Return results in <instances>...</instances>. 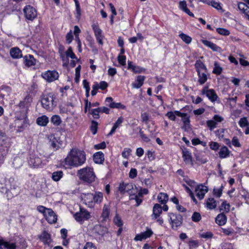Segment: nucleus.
Masks as SVG:
<instances>
[{"mask_svg": "<svg viewBox=\"0 0 249 249\" xmlns=\"http://www.w3.org/2000/svg\"><path fill=\"white\" fill-rule=\"evenodd\" d=\"M51 122L55 125L58 126L61 123V119L58 115H53L51 119Z\"/></svg>", "mask_w": 249, "mask_h": 249, "instance_id": "obj_45", "label": "nucleus"}, {"mask_svg": "<svg viewBox=\"0 0 249 249\" xmlns=\"http://www.w3.org/2000/svg\"><path fill=\"white\" fill-rule=\"evenodd\" d=\"M223 186L221 185L219 188H214L213 190V195L219 198L222 194Z\"/></svg>", "mask_w": 249, "mask_h": 249, "instance_id": "obj_47", "label": "nucleus"}, {"mask_svg": "<svg viewBox=\"0 0 249 249\" xmlns=\"http://www.w3.org/2000/svg\"><path fill=\"white\" fill-rule=\"evenodd\" d=\"M79 178L87 183H92L96 178L92 168L86 167L78 170L77 173Z\"/></svg>", "mask_w": 249, "mask_h": 249, "instance_id": "obj_2", "label": "nucleus"}, {"mask_svg": "<svg viewBox=\"0 0 249 249\" xmlns=\"http://www.w3.org/2000/svg\"><path fill=\"white\" fill-rule=\"evenodd\" d=\"M0 145L3 147L1 150H6V153H7L8 147L9 146L8 139L5 134L1 131H0Z\"/></svg>", "mask_w": 249, "mask_h": 249, "instance_id": "obj_18", "label": "nucleus"}, {"mask_svg": "<svg viewBox=\"0 0 249 249\" xmlns=\"http://www.w3.org/2000/svg\"><path fill=\"white\" fill-rule=\"evenodd\" d=\"M206 124L210 130H213L217 127V123L213 120H208Z\"/></svg>", "mask_w": 249, "mask_h": 249, "instance_id": "obj_49", "label": "nucleus"}, {"mask_svg": "<svg viewBox=\"0 0 249 249\" xmlns=\"http://www.w3.org/2000/svg\"><path fill=\"white\" fill-rule=\"evenodd\" d=\"M222 232L226 235H230L234 233V230L231 228H222Z\"/></svg>", "mask_w": 249, "mask_h": 249, "instance_id": "obj_63", "label": "nucleus"}, {"mask_svg": "<svg viewBox=\"0 0 249 249\" xmlns=\"http://www.w3.org/2000/svg\"><path fill=\"white\" fill-rule=\"evenodd\" d=\"M83 203L89 208H93L94 206L93 202V194H83L81 196Z\"/></svg>", "mask_w": 249, "mask_h": 249, "instance_id": "obj_12", "label": "nucleus"}, {"mask_svg": "<svg viewBox=\"0 0 249 249\" xmlns=\"http://www.w3.org/2000/svg\"><path fill=\"white\" fill-rule=\"evenodd\" d=\"M207 207L210 210L215 209L217 206V202L213 197H209L206 201Z\"/></svg>", "mask_w": 249, "mask_h": 249, "instance_id": "obj_36", "label": "nucleus"}, {"mask_svg": "<svg viewBox=\"0 0 249 249\" xmlns=\"http://www.w3.org/2000/svg\"><path fill=\"white\" fill-rule=\"evenodd\" d=\"M44 156L39 153L31 154L28 163L31 166L41 167L46 163V160L43 159Z\"/></svg>", "mask_w": 249, "mask_h": 249, "instance_id": "obj_3", "label": "nucleus"}, {"mask_svg": "<svg viewBox=\"0 0 249 249\" xmlns=\"http://www.w3.org/2000/svg\"><path fill=\"white\" fill-rule=\"evenodd\" d=\"M127 69L131 70L135 73H140L145 71V69L138 66L135 65L130 61H128Z\"/></svg>", "mask_w": 249, "mask_h": 249, "instance_id": "obj_20", "label": "nucleus"}, {"mask_svg": "<svg viewBox=\"0 0 249 249\" xmlns=\"http://www.w3.org/2000/svg\"><path fill=\"white\" fill-rule=\"evenodd\" d=\"M230 205L229 204L227 203L226 201L223 202V203L221 204L220 210L223 211L224 210L226 211L227 212H229L230 211Z\"/></svg>", "mask_w": 249, "mask_h": 249, "instance_id": "obj_60", "label": "nucleus"}, {"mask_svg": "<svg viewBox=\"0 0 249 249\" xmlns=\"http://www.w3.org/2000/svg\"><path fill=\"white\" fill-rule=\"evenodd\" d=\"M55 97L51 93L44 95L41 99V104L43 108L47 110H52L56 106Z\"/></svg>", "mask_w": 249, "mask_h": 249, "instance_id": "obj_4", "label": "nucleus"}, {"mask_svg": "<svg viewBox=\"0 0 249 249\" xmlns=\"http://www.w3.org/2000/svg\"><path fill=\"white\" fill-rule=\"evenodd\" d=\"M197 73L200 71H207V69L204 64L200 60H197L195 64Z\"/></svg>", "mask_w": 249, "mask_h": 249, "instance_id": "obj_34", "label": "nucleus"}, {"mask_svg": "<svg viewBox=\"0 0 249 249\" xmlns=\"http://www.w3.org/2000/svg\"><path fill=\"white\" fill-rule=\"evenodd\" d=\"M42 77L48 82H51L57 79L59 77L58 73L55 71H48L41 74Z\"/></svg>", "mask_w": 249, "mask_h": 249, "instance_id": "obj_11", "label": "nucleus"}, {"mask_svg": "<svg viewBox=\"0 0 249 249\" xmlns=\"http://www.w3.org/2000/svg\"><path fill=\"white\" fill-rule=\"evenodd\" d=\"M145 79V76L143 75H138L136 79V82L132 84L133 88L139 89L143 84L144 81Z\"/></svg>", "mask_w": 249, "mask_h": 249, "instance_id": "obj_24", "label": "nucleus"}, {"mask_svg": "<svg viewBox=\"0 0 249 249\" xmlns=\"http://www.w3.org/2000/svg\"><path fill=\"white\" fill-rule=\"evenodd\" d=\"M201 41L204 45L210 48L213 51L220 52L221 50L220 47L211 41L205 39H201Z\"/></svg>", "mask_w": 249, "mask_h": 249, "instance_id": "obj_25", "label": "nucleus"}, {"mask_svg": "<svg viewBox=\"0 0 249 249\" xmlns=\"http://www.w3.org/2000/svg\"><path fill=\"white\" fill-rule=\"evenodd\" d=\"M162 212V207L160 205L156 204L153 208V213L151 215L152 219L158 218Z\"/></svg>", "mask_w": 249, "mask_h": 249, "instance_id": "obj_26", "label": "nucleus"}, {"mask_svg": "<svg viewBox=\"0 0 249 249\" xmlns=\"http://www.w3.org/2000/svg\"><path fill=\"white\" fill-rule=\"evenodd\" d=\"M17 246L15 243H10L3 239H0V249H16Z\"/></svg>", "mask_w": 249, "mask_h": 249, "instance_id": "obj_22", "label": "nucleus"}, {"mask_svg": "<svg viewBox=\"0 0 249 249\" xmlns=\"http://www.w3.org/2000/svg\"><path fill=\"white\" fill-rule=\"evenodd\" d=\"M179 36L181 39L187 44H189L192 41V38L186 34L181 33L179 34Z\"/></svg>", "mask_w": 249, "mask_h": 249, "instance_id": "obj_50", "label": "nucleus"}, {"mask_svg": "<svg viewBox=\"0 0 249 249\" xmlns=\"http://www.w3.org/2000/svg\"><path fill=\"white\" fill-rule=\"evenodd\" d=\"M131 151L132 150L131 149L128 148H124L122 153L123 157L125 159H128L131 154Z\"/></svg>", "mask_w": 249, "mask_h": 249, "instance_id": "obj_55", "label": "nucleus"}, {"mask_svg": "<svg viewBox=\"0 0 249 249\" xmlns=\"http://www.w3.org/2000/svg\"><path fill=\"white\" fill-rule=\"evenodd\" d=\"M158 199L159 202L165 204L168 200V195L166 193H160L158 196Z\"/></svg>", "mask_w": 249, "mask_h": 249, "instance_id": "obj_43", "label": "nucleus"}, {"mask_svg": "<svg viewBox=\"0 0 249 249\" xmlns=\"http://www.w3.org/2000/svg\"><path fill=\"white\" fill-rule=\"evenodd\" d=\"M65 54L67 56L70 57L72 59L76 58L75 55L72 52V49L71 47H69L67 51L65 52Z\"/></svg>", "mask_w": 249, "mask_h": 249, "instance_id": "obj_56", "label": "nucleus"}, {"mask_svg": "<svg viewBox=\"0 0 249 249\" xmlns=\"http://www.w3.org/2000/svg\"><path fill=\"white\" fill-rule=\"evenodd\" d=\"M86 154L83 151L72 149L64 160L65 168L78 167L83 165L86 161Z\"/></svg>", "mask_w": 249, "mask_h": 249, "instance_id": "obj_1", "label": "nucleus"}, {"mask_svg": "<svg viewBox=\"0 0 249 249\" xmlns=\"http://www.w3.org/2000/svg\"><path fill=\"white\" fill-rule=\"evenodd\" d=\"M104 160V154L102 152L99 151L93 155V160L96 163L102 164Z\"/></svg>", "mask_w": 249, "mask_h": 249, "instance_id": "obj_30", "label": "nucleus"}, {"mask_svg": "<svg viewBox=\"0 0 249 249\" xmlns=\"http://www.w3.org/2000/svg\"><path fill=\"white\" fill-rule=\"evenodd\" d=\"M227 217L223 213L218 214L215 218V222L219 225L222 226L226 224Z\"/></svg>", "mask_w": 249, "mask_h": 249, "instance_id": "obj_31", "label": "nucleus"}, {"mask_svg": "<svg viewBox=\"0 0 249 249\" xmlns=\"http://www.w3.org/2000/svg\"><path fill=\"white\" fill-rule=\"evenodd\" d=\"M24 63L28 67L34 66L36 63V60L34 58L33 55H25L23 57Z\"/></svg>", "mask_w": 249, "mask_h": 249, "instance_id": "obj_27", "label": "nucleus"}, {"mask_svg": "<svg viewBox=\"0 0 249 249\" xmlns=\"http://www.w3.org/2000/svg\"><path fill=\"white\" fill-rule=\"evenodd\" d=\"M201 218L200 214L199 213L195 212L192 215V219L193 221L197 222H199Z\"/></svg>", "mask_w": 249, "mask_h": 249, "instance_id": "obj_57", "label": "nucleus"}, {"mask_svg": "<svg viewBox=\"0 0 249 249\" xmlns=\"http://www.w3.org/2000/svg\"><path fill=\"white\" fill-rule=\"evenodd\" d=\"M95 230L99 235H104L107 232V228L101 225H96L95 227Z\"/></svg>", "mask_w": 249, "mask_h": 249, "instance_id": "obj_42", "label": "nucleus"}, {"mask_svg": "<svg viewBox=\"0 0 249 249\" xmlns=\"http://www.w3.org/2000/svg\"><path fill=\"white\" fill-rule=\"evenodd\" d=\"M183 158L185 162L187 164L193 165V163L192 160V157L191 153L188 151L183 152Z\"/></svg>", "mask_w": 249, "mask_h": 249, "instance_id": "obj_39", "label": "nucleus"}, {"mask_svg": "<svg viewBox=\"0 0 249 249\" xmlns=\"http://www.w3.org/2000/svg\"><path fill=\"white\" fill-rule=\"evenodd\" d=\"M216 31L219 34L225 36H229L230 34V32L228 30L222 28H217Z\"/></svg>", "mask_w": 249, "mask_h": 249, "instance_id": "obj_53", "label": "nucleus"}, {"mask_svg": "<svg viewBox=\"0 0 249 249\" xmlns=\"http://www.w3.org/2000/svg\"><path fill=\"white\" fill-rule=\"evenodd\" d=\"M206 72L207 71H203L199 72V73H197V75L198 76V82L200 85L204 84L208 79Z\"/></svg>", "mask_w": 249, "mask_h": 249, "instance_id": "obj_35", "label": "nucleus"}, {"mask_svg": "<svg viewBox=\"0 0 249 249\" xmlns=\"http://www.w3.org/2000/svg\"><path fill=\"white\" fill-rule=\"evenodd\" d=\"M51 146L53 148L54 150H56L60 147L59 143L55 138L51 141Z\"/></svg>", "mask_w": 249, "mask_h": 249, "instance_id": "obj_58", "label": "nucleus"}, {"mask_svg": "<svg viewBox=\"0 0 249 249\" xmlns=\"http://www.w3.org/2000/svg\"><path fill=\"white\" fill-rule=\"evenodd\" d=\"M91 26L94 31L96 40L99 44H103L102 39L103 36H102V30L99 28L97 24L94 23L91 25Z\"/></svg>", "mask_w": 249, "mask_h": 249, "instance_id": "obj_14", "label": "nucleus"}, {"mask_svg": "<svg viewBox=\"0 0 249 249\" xmlns=\"http://www.w3.org/2000/svg\"><path fill=\"white\" fill-rule=\"evenodd\" d=\"M190 249L196 248L199 246V242L196 240L190 239L188 243Z\"/></svg>", "mask_w": 249, "mask_h": 249, "instance_id": "obj_52", "label": "nucleus"}, {"mask_svg": "<svg viewBox=\"0 0 249 249\" xmlns=\"http://www.w3.org/2000/svg\"><path fill=\"white\" fill-rule=\"evenodd\" d=\"M113 222L115 225L119 227H122L123 225V221L122 220L121 218L117 213L116 214L114 218Z\"/></svg>", "mask_w": 249, "mask_h": 249, "instance_id": "obj_46", "label": "nucleus"}, {"mask_svg": "<svg viewBox=\"0 0 249 249\" xmlns=\"http://www.w3.org/2000/svg\"><path fill=\"white\" fill-rule=\"evenodd\" d=\"M239 194L244 198L246 203L249 204V193L244 189H241L239 191Z\"/></svg>", "mask_w": 249, "mask_h": 249, "instance_id": "obj_44", "label": "nucleus"}, {"mask_svg": "<svg viewBox=\"0 0 249 249\" xmlns=\"http://www.w3.org/2000/svg\"><path fill=\"white\" fill-rule=\"evenodd\" d=\"M38 238L44 245L49 246L52 242L51 235L46 231H43L41 234L38 235Z\"/></svg>", "mask_w": 249, "mask_h": 249, "instance_id": "obj_15", "label": "nucleus"}, {"mask_svg": "<svg viewBox=\"0 0 249 249\" xmlns=\"http://www.w3.org/2000/svg\"><path fill=\"white\" fill-rule=\"evenodd\" d=\"M184 113L185 115L183 117H181L182 118L181 121L183 124V127L185 129H187L190 127V120L189 117L187 116V113Z\"/></svg>", "mask_w": 249, "mask_h": 249, "instance_id": "obj_41", "label": "nucleus"}, {"mask_svg": "<svg viewBox=\"0 0 249 249\" xmlns=\"http://www.w3.org/2000/svg\"><path fill=\"white\" fill-rule=\"evenodd\" d=\"M63 175V172L61 170L55 171L52 174V178L53 181L57 182L60 180Z\"/></svg>", "mask_w": 249, "mask_h": 249, "instance_id": "obj_37", "label": "nucleus"}, {"mask_svg": "<svg viewBox=\"0 0 249 249\" xmlns=\"http://www.w3.org/2000/svg\"><path fill=\"white\" fill-rule=\"evenodd\" d=\"M178 6L180 10L187 14L189 16L192 17H194V14L192 13L187 7V3L185 0L179 1Z\"/></svg>", "mask_w": 249, "mask_h": 249, "instance_id": "obj_29", "label": "nucleus"}, {"mask_svg": "<svg viewBox=\"0 0 249 249\" xmlns=\"http://www.w3.org/2000/svg\"><path fill=\"white\" fill-rule=\"evenodd\" d=\"M23 12L25 18L28 20H32L36 17V11L31 5L26 6L23 9Z\"/></svg>", "mask_w": 249, "mask_h": 249, "instance_id": "obj_10", "label": "nucleus"}, {"mask_svg": "<svg viewBox=\"0 0 249 249\" xmlns=\"http://www.w3.org/2000/svg\"><path fill=\"white\" fill-rule=\"evenodd\" d=\"M185 114L184 113H181L179 111L176 110L174 112L173 111H169L166 114V116L168 117V118L173 121L176 120V116H178L179 117H183L185 116Z\"/></svg>", "mask_w": 249, "mask_h": 249, "instance_id": "obj_28", "label": "nucleus"}, {"mask_svg": "<svg viewBox=\"0 0 249 249\" xmlns=\"http://www.w3.org/2000/svg\"><path fill=\"white\" fill-rule=\"evenodd\" d=\"M134 188H136V186L132 183L122 182L120 183L118 191L121 194L123 195L127 193L131 196L135 194L136 191L134 190Z\"/></svg>", "mask_w": 249, "mask_h": 249, "instance_id": "obj_6", "label": "nucleus"}, {"mask_svg": "<svg viewBox=\"0 0 249 249\" xmlns=\"http://www.w3.org/2000/svg\"><path fill=\"white\" fill-rule=\"evenodd\" d=\"M103 198V193L100 192H96L95 194H93L94 205H95V203H100L102 201Z\"/></svg>", "mask_w": 249, "mask_h": 249, "instance_id": "obj_38", "label": "nucleus"}, {"mask_svg": "<svg viewBox=\"0 0 249 249\" xmlns=\"http://www.w3.org/2000/svg\"><path fill=\"white\" fill-rule=\"evenodd\" d=\"M46 219L50 223L53 224L56 222L57 217L53 211L51 209H48L45 214Z\"/></svg>", "mask_w": 249, "mask_h": 249, "instance_id": "obj_21", "label": "nucleus"}, {"mask_svg": "<svg viewBox=\"0 0 249 249\" xmlns=\"http://www.w3.org/2000/svg\"><path fill=\"white\" fill-rule=\"evenodd\" d=\"M23 163L22 160L19 157H16L14 158L13 164L16 168H18L22 165Z\"/></svg>", "mask_w": 249, "mask_h": 249, "instance_id": "obj_51", "label": "nucleus"}, {"mask_svg": "<svg viewBox=\"0 0 249 249\" xmlns=\"http://www.w3.org/2000/svg\"><path fill=\"white\" fill-rule=\"evenodd\" d=\"M15 127L18 132L22 131L28 125V120L25 114L21 118L17 117L15 120Z\"/></svg>", "mask_w": 249, "mask_h": 249, "instance_id": "obj_7", "label": "nucleus"}, {"mask_svg": "<svg viewBox=\"0 0 249 249\" xmlns=\"http://www.w3.org/2000/svg\"><path fill=\"white\" fill-rule=\"evenodd\" d=\"M110 213V203L105 204L102 209L101 217L103 221H106L108 219Z\"/></svg>", "mask_w": 249, "mask_h": 249, "instance_id": "obj_19", "label": "nucleus"}, {"mask_svg": "<svg viewBox=\"0 0 249 249\" xmlns=\"http://www.w3.org/2000/svg\"><path fill=\"white\" fill-rule=\"evenodd\" d=\"M153 233V232L150 229L147 228L145 231L136 235L134 238V240L135 241H142L143 239L150 237Z\"/></svg>", "mask_w": 249, "mask_h": 249, "instance_id": "obj_17", "label": "nucleus"}, {"mask_svg": "<svg viewBox=\"0 0 249 249\" xmlns=\"http://www.w3.org/2000/svg\"><path fill=\"white\" fill-rule=\"evenodd\" d=\"M170 224L173 229H177L180 226L182 223V217L179 214L169 213L168 214Z\"/></svg>", "mask_w": 249, "mask_h": 249, "instance_id": "obj_8", "label": "nucleus"}, {"mask_svg": "<svg viewBox=\"0 0 249 249\" xmlns=\"http://www.w3.org/2000/svg\"><path fill=\"white\" fill-rule=\"evenodd\" d=\"M203 94H206V96L212 102L215 101L218 98V96L213 89H208V87H204L202 90Z\"/></svg>", "mask_w": 249, "mask_h": 249, "instance_id": "obj_13", "label": "nucleus"}, {"mask_svg": "<svg viewBox=\"0 0 249 249\" xmlns=\"http://www.w3.org/2000/svg\"><path fill=\"white\" fill-rule=\"evenodd\" d=\"M126 57L124 55H119L118 56V62L122 65L124 66L125 65Z\"/></svg>", "mask_w": 249, "mask_h": 249, "instance_id": "obj_64", "label": "nucleus"}, {"mask_svg": "<svg viewBox=\"0 0 249 249\" xmlns=\"http://www.w3.org/2000/svg\"><path fill=\"white\" fill-rule=\"evenodd\" d=\"M8 182L10 183V187L7 189L5 193L8 199H9L17 196L19 194V189L14 178H10Z\"/></svg>", "mask_w": 249, "mask_h": 249, "instance_id": "obj_5", "label": "nucleus"}, {"mask_svg": "<svg viewBox=\"0 0 249 249\" xmlns=\"http://www.w3.org/2000/svg\"><path fill=\"white\" fill-rule=\"evenodd\" d=\"M214 67L213 68V72L217 75H219L221 73L222 68L219 65L218 63L215 62L214 63Z\"/></svg>", "mask_w": 249, "mask_h": 249, "instance_id": "obj_48", "label": "nucleus"}, {"mask_svg": "<svg viewBox=\"0 0 249 249\" xmlns=\"http://www.w3.org/2000/svg\"><path fill=\"white\" fill-rule=\"evenodd\" d=\"M11 92V89L9 87L6 86H1L0 87V97L2 98L8 95Z\"/></svg>", "mask_w": 249, "mask_h": 249, "instance_id": "obj_40", "label": "nucleus"}, {"mask_svg": "<svg viewBox=\"0 0 249 249\" xmlns=\"http://www.w3.org/2000/svg\"><path fill=\"white\" fill-rule=\"evenodd\" d=\"M208 191L207 187L202 185H197L195 189L196 196L199 199H202L206 193Z\"/></svg>", "mask_w": 249, "mask_h": 249, "instance_id": "obj_16", "label": "nucleus"}, {"mask_svg": "<svg viewBox=\"0 0 249 249\" xmlns=\"http://www.w3.org/2000/svg\"><path fill=\"white\" fill-rule=\"evenodd\" d=\"M210 147L212 150L216 151L219 148V143L215 142H211L209 144Z\"/></svg>", "mask_w": 249, "mask_h": 249, "instance_id": "obj_61", "label": "nucleus"}, {"mask_svg": "<svg viewBox=\"0 0 249 249\" xmlns=\"http://www.w3.org/2000/svg\"><path fill=\"white\" fill-rule=\"evenodd\" d=\"M10 54L14 59H18L22 57L21 51L17 47L12 48L10 49Z\"/></svg>", "mask_w": 249, "mask_h": 249, "instance_id": "obj_23", "label": "nucleus"}, {"mask_svg": "<svg viewBox=\"0 0 249 249\" xmlns=\"http://www.w3.org/2000/svg\"><path fill=\"white\" fill-rule=\"evenodd\" d=\"M230 151L226 146H223L220 149L218 152L219 157L221 159H224L229 156Z\"/></svg>", "mask_w": 249, "mask_h": 249, "instance_id": "obj_32", "label": "nucleus"}, {"mask_svg": "<svg viewBox=\"0 0 249 249\" xmlns=\"http://www.w3.org/2000/svg\"><path fill=\"white\" fill-rule=\"evenodd\" d=\"M74 217L75 220L79 222H82L85 220H88L90 217V213L86 209L80 208V212L76 213Z\"/></svg>", "mask_w": 249, "mask_h": 249, "instance_id": "obj_9", "label": "nucleus"}, {"mask_svg": "<svg viewBox=\"0 0 249 249\" xmlns=\"http://www.w3.org/2000/svg\"><path fill=\"white\" fill-rule=\"evenodd\" d=\"M92 89L91 92L92 96H94L96 94L97 90L99 89V85L98 83H95L92 87Z\"/></svg>", "mask_w": 249, "mask_h": 249, "instance_id": "obj_62", "label": "nucleus"}, {"mask_svg": "<svg viewBox=\"0 0 249 249\" xmlns=\"http://www.w3.org/2000/svg\"><path fill=\"white\" fill-rule=\"evenodd\" d=\"M238 123L240 126L241 127L247 126L249 125V123L248 121V120L246 117L241 118Z\"/></svg>", "mask_w": 249, "mask_h": 249, "instance_id": "obj_54", "label": "nucleus"}, {"mask_svg": "<svg viewBox=\"0 0 249 249\" xmlns=\"http://www.w3.org/2000/svg\"><path fill=\"white\" fill-rule=\"evenodd\" d=\"M36 122L38 125L45 126L49 122V118L46 115H42L37 118Z\"/></svg>", "mask_w": 249, "mask_h": 249, "instance_id": "obj_33", "label": "nucleus"}, {"mask_svg": "<svg viewBox=\"0 0 249 249\" xmlns=\"http://www.w3.org/2000/svg\"><path fill=\"white\" fill-rule=\"evenodd\" d=\"M98 123L94 121H92L91 122V125L90 126V130L93 134H95L97 132Z\"/></svg>", "mask_w": 249, "mask_h": 249, "instance_id": "obj_59", "label": "nucleus"}]
</instances>
